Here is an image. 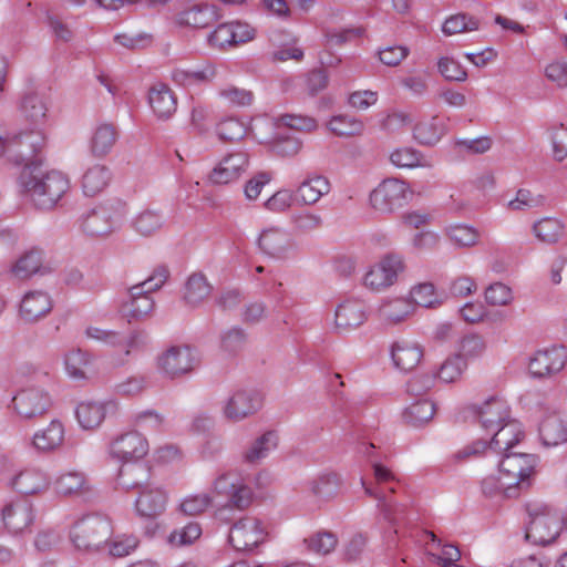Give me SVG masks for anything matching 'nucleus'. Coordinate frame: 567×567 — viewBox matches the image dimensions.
Segmentation results:
<instances>
[{"instance_id":"f257e3e1","label":"nucleus","mask_w":567,"mask_h":567,"mask_svg":"<svg viewBox=\"0 0 567 567\" xmlns=\"http://www.w3.org/2000/svg\"><path fill=\"white\" fill-rule=\"evenodd\" d=\"M68 175L60 171H43L38 165L25 164L18 178L19 194L39 210H51L70 190Z\"/></svg>"},{"instance_id":"f03ea898","label":"nucleus","mask_w":567,"mask_h":567,"mask_svg":"<svg viewBox=\"0 0 567 567\" xmlns=\"http://www.w3.org/2000/svg\"><path fill=\"white\" fill-rule=\"evenodd\" d=\"M19 111L21 117L29 125L27 131L17 132L22 134L23 153L34 155L44 145L43 127L48 120V102L43 95L37 92H28L21 97Z\"/></svg>"},{"instance_id":"7ed1b4c3","label":"nucleus","mask_w":567,"mask_h":567,"mask_svg":"<svg viewBox=\"0 0 567 567\" xmlns=\"http://www.w3.org/2000/svg\"><path fill=\"white\" fill-rule=\"evenodd\" d=\"M527 513L526 540L539 546L555 542L565 525L559 509L548 503L532 502L527 505Z\"/></svg>"},{"instance_id":"20e7f679","label":"nucleus","mask_w":567,"mask_h":567,"mask_svg":"<svg viewBox=\"0 0 567 567\" xmlns=\"http://www.w3.org/2000/svg\"><path fill=\"white\" fill-rule=\"evenodd\" d=\"M168 276L167 267L158 266L146 280L132 286L122 306L123 313L134 320H140L151 315L155 306L151 293L162 288Z\"/></svg>"},{"instance_id":"39448f33","label":"nucleus","mask_w":567,"mask_h":567,"mask_svg":"<svg viewBox=\"0 0 567 567\" xmlns=\"http://www.w3.org/2000/svg\"><path fill=\"white\" fill-rule=\"evenodd\" d=\"M262 392L254 388H236L219 403L221 417L231 424L241 423L254 417L264 408Z\"/></svg>"},{"instance_id":"423d86ee","label":"nucleus","mask_w":567,"mask_h":567,"mask_svg":"<svg viewBox=\"0 0 567 567\" xmlns=\"http://www.w3.org/2000/svg\"><path fill=\"white\" fill-rule=\"evenodd\" d=\"M126 214L123 200L107 199L83 215L81 228L91 237L105 236L120 228Z\"/></svg>"},{"instance_id":"0eeeda50","label":"nucleus","mask_w":567,"mask_h":567,"mask_svg":"<svg viewBox=\"0 0 567 567\" xmlns=\"http://www.w3.org/2000/svg\"><path fill=\"white\" fill-rule=\"evenodd\" d=\"M198 364L197 350L187 343L171 344L155 359L158 373L168 380L181 379L192 373Z\"/></svg>"},{"instance_id":"6e6552de","label":"nucleus","mask_w":567,"mask_h":567,"mask_svg":"<svg viewBox=\"0 0 567 567\" xmlns=\"http://www.w3.org/2000/svg\"><path fill=\"white\" fill-rule=\"evenodd\" d=\"M53 405L48 390L39 385L22 386L11 399L8 408L22 421H37L44 417Z\"/></svg>"},{"instance_id":"1a4fd4ad","label":"nucleus","mask_w":567,"mask_h":567,"mask_svg":"<svg viewBox=\"0 0 567 567\" xmlns=\"http://www.w3.org/2000/svg\"><path fill=\"white\" fill-rule=\"evenodd\" d=\"M111 525L100 515H86L78 519L70 532L74 546L80 550H99L111 536Z\"/></svg>"},{"instance_id":"9d476101","label":"nucleus","mask_w":567,"mask_h":567,"mask_svg":"<svg viewBox=\"0 0 567 567\" xmlns=\"http://www.w3.org/2000/svg\"><path fill=\"white\" fill-rule=\"evenodd\" d=\"M412 194L405 182L398 178H386L371 190L369 204L379 214H392L408 204Z\"/></svg>"},{"instance_id":"9b49d317","label":"nucleus","mask_w":567,"mask_h":567,"mask_svg":"<svg viewBox=\"0 0 567 567\" xmlns=\"http://www.w3.org/2000/svg\"><path fill=\"white\" fill-rule=\"evenodd\" d=\"M404 268L401 256L388 254L367 269L362 277V285L373 292L384 291L398 281Z\"/></svg>"},{"instance_id":"f8f14e48","label":"nucleus","mask_w":567,"mask_h":567,"mask_svg":"<svg viewBox=\"0 0 567 567\" xmlns=\"http://www.w3.org/2000/svg\"><path fill=\"white\" fill-rule=\"evenodd\" d=\"M250 157L244 150H234L220 157L207 174L212 186H225L238 182L248 171Z\"/></svg>"},{"instance_id":"ddd939ff","label":"nucleus","mask_w":567,"mask_h":567,"mask_svg":"<svg viewBox=\"0 0 567 567\" xmlns=\"http://www.w3.org/2000/svg\"><path fill=\"white\" fill-rule=\"evenodd\" d=\"M1 522L11 535H23L31 532L37 519V507L27 498H14L1 508Z\"/></svg>"},{"instance_id":"4468645a","label":"nucleus","mask_w":567,"mask_h":567,"mask_svg":"<svg viewBox=\"0 0 567 567\" xmlns=\"http://www.w3.org/2000/svg\"><path fill=\"white\" fill-rule=\"evenodd\" d=\"M268 536L266 524L252 516L237 520L229 530V543L237 551H251L261 545Z\"/></svg>"},{"instance_id":"2eb2a0df","label":"nucleus","mask_w":567,"mask_h":567,"mask_svg":"<svg viewBox=\"0 0 567 567\" xmlns=\"http://www.w3.org/2000/svg\"><path fill=\"white\" fill-rule=\"evenodd\" d=\"M148 451V441L137 431H128L115 436L107 447L109 456L122 465L140 462Z\"/></svg>"},{"instance_id":"dca6fc26","label":"nucleus","mask_w":567,"mask_h":567,"mask_svg":"<svg viewBox=\"0 0 567 567\" xmlns=\"http://www.w3.org/2000/svg\"><path fill=\"white\" fill-rule=\"evenodd\" d=\"M52 484L50 474L41 466L28 465L17 470L8 480V487L23 496L45 494Z\"/></svg>"},{"instance_id":"f3484780","label":"nucleus","mask_w":567,"mask_h":567,"mask_svg":"<svg viewBox=\"0 0 567 567\" xmlns=\"http://www.w3.org/2000/svg\"><path fill=\"white\" fill-rule=\"evenodd\" d=\"M259 251L276 260L287 259L295 249L290 231L279 225H270L260 230L256 238Z\"/></svg>"},{"instance_id":"a211bd4d","label":"nucleus","mask_w":567,"mask_h":567,"mask_svg":"<svg viewBox=\"0 0 567 567\" xmlns=\"http://www.w3.org/2000/svg\"><path fill=\"white\" fill-rule=\"evenodd\" d=\"M537 457L526 453H505L499 462V470L506 477L505 485L514 486L517 491L529 485V478L535 473Z\"/></svg>"},{"instance_id":"6ab92c4d","label":"nucleus","mask_w":567,"mask_h":567,"mask_svg":"<svg viewBox=\"0 0 567 567\" xmlns=\"http://www.w3.org/2000/svg\"><path fill=\"white\" fill-rule=\"evenodd\" d=\"M256 29L247 22L231 21L220 23L212 31L207 41L212 48L226 50L254 40Z\"/></svg>"},{"instance_id":"aec40b11","label":"nucleus","mask_w":567,"mask_h":567,"mask_svg":"<svg viewBox=\"0 0 567 567\" xmlns=\"http://www.w3.org/2000/svg\"><path fill=\"white\" fill-rule=\"evenodd\" d=\"M567 362V350L563 346L538 350L529 359L528 371L535 378H547L560 372Z\"/></svg>"},{"instance_id":"412c9836","label":"nucleus","mask_w":567,"mask_h":567,"mask_svg":"<svg viewBox=\"0 0 567 567\" xmlns=\"http://www.w3.org/2000/svg\"><path fill=\"white\" fill-rule=\"evenodd\" d=\"M53 309L51 295L41 289L27 291L19 303V317L25 323H37Z\"/></svg>"},{"instance_id":"4be33fe9","label":"nucleus","mask_w":567,"mask_h":567,"mask_svg":"<svg viewBox=\"0 0 567 567\" xmlns=\"http://www.w3.org/2000/svg\"><path fill=\"white\" fill-rule=\"evenodd\" d=\"M472 411L487 432L495 431L501 424L511 419L508 403L499 396H491L480 404H474Z\"/></svg>"},{"instance_id":"5701e85b","label":"nucleus","mask_w":567,"mask_h":567,"mask_svg":"<svg viewBox=\"0 0 567 567\" xmlns=\"http://www.w3.org/2000/svg\"><path fill=\"white\" fill-rule=\"evenodd\" d=\"M331 190L330 181L317 173L308 174L293 190L296 203L300 206H313Z\"/></svg>"},{"instance_id":"b1692460","label":"nucleus","mask_w":567,"mask_h":567,"mask_svg":"<svg viewBox=\"0 0 567 567\" xmlns=\"http://www.w3.org/2000/svg\"><path fill=\"white\" fill-rule=\"evenodd\" d=\"M116 410V403L109 401H82L78 404L75 416L79 425L86 431L95 430L105 420L109 413Z\"/></svg>"},{"instance_id":"393cba45","label":"nucleus","mask_w":567,"mask_h":567,"mask_svg":"<svg viewBox=\"0 0 567 567\" xmlns=\"http://www.w3.org/2000/svg\"><path fill=\"white\" fill-rule=\"evenodd\" d=\"M167 499V493L161 486L147 484L140 491L135 501L136 513L142 517H156L165 511Z\"/></svg>"},{"instance_id":"a878e982","label":"nucleus","mask_w":567,"mask_h":567,"mask_svg":"<svg viewBox=\"0 0 567 567\" xmlns=\"http://www.w3.org/2000/svg\"><path fill=\"white\" fill-rule=\"evenodd\" d=\"M413 302L409 297H388L378 308V317L385 326H396L414 315Z\"/></svg>"},{"instance_id":"bb28decb","label":"nucleus","mask_w":567,"mask_h":567,"mask_svg":"<svg viewBox=\"0 0 567 567\" xmlns=\"http://www.w3.org/2000/svg\"><path fill=\"white\" fill-rule=\"evenodd\" d=\"M65 427L58 420H51L47 426L37 430L31 439V446L39 453H52L64 443Z\"/></svg>"},{"instance_id":"cd10ccee","label":"nucleus","mask_w":567,"mask_h":567,"mask_svg":"<svg viewBox=\"0 0 567 567\" xmlns=\"http://www.w3.org/2000/svg\"><path fill=\"white\" fill-rule=\"evenodd\" d=\"M365 305L359 299H347L341 302L334 313L336 327L340 331L358 328L367 320Z\"/></svg>"},{"instance_id":"c85d7f7f","label":"nucleus","mask_w":567,"mask_h":567,"mask_svg":"<svg viewBox=\"0 0 567 567\" xmlns=\"http://www.w3.org/2000/svg\"><path fill=\"white\" fill-rule=\"evenodd\" d=\"M120 137L118 128L109 122H101L92 131L89 148L93 156L105 157L114 148Z\"/></svg>"},{"instance_id":"c756f323","label":"nucleus","mask_w":567,"mask_h":567,"mask_svg":"<svg viewBox=\"0 0 567 567\" xmlns=\"http://www.w3.org/2000/svg\"><path fill=\"white\" fill-rule=\"evenodd\" d=\"M487 443L491 451L496 453H506L515 444H517L524 435L520 422L515 419H508L495 431Z\"/></svg>"},{"instance_id":"7c9ffc66","label":"nucleus","mask_w":567,"mask_h":567,"mask_svg":"<svg viewBox=\"0 0 567 567\" xmlns=\"http://www.w3.org/2000/svg\"><path fill=\"white\" fill-rule=\"evenodd\" d=\"M278 445V433L276 431H266L248 444L241 454V458L247 464H260L277 450Z\"/></svg>"},{"instance_id":"2f4dec72","label":"nucleus","mask_w":567,"mask_h":567,"mask_svg":"<svg viewBox=\"0 0 567 567\" xmlns=\"http://www.w3.org/2000/svg\"><path fill=\"white\" fill-rule=\"evenodd\" d=\"M343 480L337 472H323L308 482L310 494L322 502L336 498L342 487Z\"/></svg>"},{"instance_id":"473e14b6","label":"nucleus","mask_w":567,"mask_h":567,"mask_svg":"<svg viewBox=\"0 0 567 567\" xmlns=\"http://www.w3.org/2000/svg\"><path fill=\"white\" fill-rule=\"evenodd\" d=\"M55 492L63 496H79L90 491V482L79 470L62 471L53 481Z\"/></svg>"},{"instance_id":"72a5a7b5","label":"nucleus","mask_w":567,"mask_h":567,"mask_svg":"<svg viewBox=\"0 0 567 567\" xmlns=\"http://www.w3.org/2000/svg\"><path fill=\"white\" fill-rule=\"evenodd\" d=\"M422 348L413 341L400 340L391 347V358L394 365L402 371H411L421 362Z\"/></svg>"},{"instance_id":"f704fd0d","label":"nucleus","mask_w":567,"mask_h":567,"mask_svg":"<svg viewBox=\"0 0 567 567\" xmlns=\"http://www.w3.org/2000/svg\"><path fill=\"white\" fill-rule=\"evenodd\" d=\"M63 363L69 378L76 381L87 380L94 372L93 357L81 349L69 350L64 354Z\"/></svg>"},{"instance_id":"c9c22d12","label":"nucleus","mask_w":567,"mask_h":567,"mask_svg":"<svg viewBox=\"0 0 567 567\" xmlns=\"http://www.w3.org/2000/svg\"><path fill=\"white\" fill-rule=\"evenodd\" d=\"M148 103L158 118H169L176 111L177 101L172 90L158 83L151 87L148 93Z\"/></svg>"},{"instance_id":"e433bc0d","label":"nucleus","mask_w":567,"mask_h":567,"mask_svg":"<svg viewBox=\"0 0 567 567\" xmlns=\"http://www.w3.org/2000/svg\"><path fill=\"white\" fill-rule=\"evenodd\" d=\"M538 431L545 446H557L567 442V422L556 413L544 417Z\"/></svg>"},{"instance_id":"4c0bfd02","label":"nucleus","mask_w":567,"mask_h":567,"mask_svg":"<svg viewBox=\"0 0 567 567\" xmlns=\"http://www.w3.org/2000/svg\"><path fill=\"white\" fill-rule=\"evenodd\" d=\"M444 236L456 248L475 247L481 239L480 230L470 224L453 223L443 228Z\"/></svg>"},{"instance_id":"58836bf2","label":"nucleus","mask_w":567,"mask_h":567,"mask_svg":"<svg viewBox=\"0 0 567 567\" xmlns=\"http://www.w3.org/2000/svg\"><path fill=\"white\" fill-rule=\"evenodd\" d=\"M436 413V405L430 399H420L408 405L402 412L405 424L422 427L430 423Z\"/></svg>"},{"instance_id":"ea45409f","label":"nucleus","mask_w":567,"mask_h":567,"mask_svg":"<svg viewBox=\"0 0 567 567\" xmlns=\"http://www.w3.org/2000/svg\"><path fill=\"white\" fill-rule=\"evenodd\" d=\"M151 476L150 468L140 462L121 465L117 476V483L125 489L138 488L140 491L147 484Z\"/></svg>"},{"instance_id":"a19ab883","label":"nucleus","mask_w":567,"mask_h":567,"mask_svg":"<svg viewBox=\"0 0 567 567\" xmlns=\"http://www.w3.org/2000/svg\"><path fill=\"white\" fill-rule=\"evenodd\" d=\"M217 19L214 7L208 4H196L177 14L179 25L190 28H207Z\"/></svg>"},{"instance_id":"79ce46f5","label":"nucleus","mask_w":567,"mask_h":567,"mask_svg":"<svg viewBox=\"0 0 567 567\" xmlns=\"http://www.w3.org/2000/svg\"><path fill=\"white\" fill-rule=\"evenodd\" d=\"M409 299L413 302L414 310H416V307L433 309L443 303L442 295L436 290L434 284L429 281L412 286L409 291Z\"/></svg>"},{"instance_id":"37998d69","label":"nucleus","mask_w":567,"mask_h":567,"mask_svg":"<svg viewBox=\"0 0 567 567\" xmlns=\"http://www.w3.org/2000/svg\"><path fill=\"white\" fill-rule=\"evenodd\" d=\"M111 171L104 164L90 166L82 176V188L86 195L94 196L102 192L111 181Z\"/></svg>"},{"instance_id":"c03bdc74","label":"nucleus","mask_w":567,"mask_h":567,"mask_svg":"<svg viewBox=\"0 0 567 567\" xmlns=\"http://www.w3.org/2000/svg\"><path fill=\"white\" fill-rule=\"evenodd\" d=\"M23 138L22 134L17 132H4L0 128V157L7 156L16 164H21L29 157L33 156L32 153H23Z\"/></svg>"},{"instance_id":"a18cd8bd","label":"nucleus","mask_w":567,"mask_h":567,"mask_svg":"<svg viewBox=\"0 0 567 567\" xmlns=\"http://www.w3.org/2000/svg\"><path fill=\"white\" fill-rule=\"evenodd\" d=\"M212 292V286L203 274L190 275L185 284L184 300L190 307L199 306Z\"/></svg>"},{"instance_id":"49530a36","label":"nucleus","mask_w":567,"mask_h":567,"mask_svg":"<svg viewBox=\"0 0 567 567\" xmlns=\"http://www.w3.org/2000/svg\"><path fill=\"white\" fill-rule=\"evenodd\" d=\"M444 125L437 116L421 120L413 128L415 141L422 145H434L444 135Z\"/></svg>"},{"instance_id":"de8ad7c7","label":"nucleus","mask_w":567,"mask_h":567,"mask_svg":"<svg viewBox=\"0 0 567 567\" xmlns=\"http://www.w3.org/2000/svg\"><path fill=\"white\" fill-rule=\"evenodd\" d=\"M389 159L398 168L432 167V162L413 147H399L390 153Z\"/></svg>"},{"instance_id":"09e8293b","label":"nucleus","mask_w":567,"mask_h":567,"mask_svg":"<svg viewBox=\"0 0 567 567\" xmlns=\"http://www.w3.org/2000/svg\"><path fill=\"white\" fill-rule=\"evenodd\" d=\"M506 477L498 468L496 473L485 476L481 482V488L485 496L489 498H511L518 495L514 486L505 485Z\"/></svg>"},{"instance_id":"8fccbe9b","label":"nucleus","mask_w":567,"mask_h":567,"mask_svg":"<svg viewBox=\"0 0 567 567\" xmlns=\"http://www.w3.org/2000/svg\"><path fill=\"white\" fill-rule=\"evenodd\" d=\"M216 75V69L212 64H205L198 69H176L172 76L175 83L183 86H194L210 82Z\"/></svg>"},{"instance_id":"3c124183","label":"nucleus","mask_w":567,"mask_h":567,"mask_svg":"<svg viewBox=\"0 0 567 567\" xmlns=\"http://www.w3.org/2000/svg\"><path fill=\"white\" fill-rule=\"evenodd\" d=\"M425 536L430 539L432 547L440 549L439 554L431 553L433 560L442 567H457L461 559V550L454 544H442L433 532L426 530Z\"/></svg>"},{"instance_id":"603ef678","label":"nucleus","mask_w":567,"mask_h":567,"mask_svg":"<svg viewBox=\"0 0 567 567\" xmlns=\"http://www.w3.org/2000/svg\"><path fill=\"white\" fill-rule=\"evenodd\" d=\"M536 238L546 244H556L565 234V224L555 217H545L533 225Z\"/></svg>"},{"instance_id":"864d4df0","label":"nucleus","mask_w":567,"mask_h":567,"mask_svg":"<svg viewBox=\"0 0 567 567\" xmlns=\"http://www.w3.org/2000/svg\"><path fill=\"white\" fill-rule=\"evenodd\" d=\"M330 132L340 137H350L361 135L364 131V123L352 115H336L327 123Z\"/></svg>"},{"instance_id":"5fc2aeb1","label":"nucleus","mask_w":567,"mask_h":567,"mask_svg":"<svg viewBox=\"0 0 567 567\" xmlns=\"http://www.w3.org/2000/svg\"><path fill=\"white\" fill-rule=\"evenodd\" d=\"M280 127L279 117L269 118L265 116L256 117L252 120L248 133L261 144H271L278 140L277 128Z\"/></svg>"},{"instance_id":"6e6d98bb","label":"nucleus","mask_w":567,"mask_h":567,"mask_svg":"<svg viewBox=\"0 0 567 567\" xmlns=\"http://www.w3.org/2000/svg\"><path fill=\"white\" fill-rule=\"evenodd\" d=\"M467 369V363L455 353L447 357L434 372L433 377L442 383H455L461 380Z\"/></svg>"},{"instance_id":"4d7b16f0","label":"nucleus","mask_w":567,"mask_h":567,"mask_svg":"<svg viewBox=\"0 0 567 567\" xmlns=\"http://www.w3.org/2000/svg\"><path fill=\"white\" fill-rule=\"evenodd\" d=\"M216 134L221 141L237 142L248 134V126L240 118L229 116L217 123Z\"/></svg>"},{"instance_id":"13d9d810","label":"nucleus","mask_w":567,"mask_h":567,"mask_svg":"<svg viewBox=\"0 0 567 567\" xmlns=\"http://www.w3.org/2000/svg\"><path fill=\"white\" fill-rule=\"evenodd\" d=\"M41 264V251L30 250L12 265L11 272L18 279H28L40 270Z\"/></svg>"},{"instance_id":"bf43d9fd","label":"nucleus","mask_w":567,"mask_h":567,"mask_svg":"<svg viewBox=\"0 0 567 567\" xmlns=\"http://www.w3.org/2000/svg\"><path fill=\"white\" fill-rule=\"evenodd\" d=\"M486 350L485 340L475 333L466 334L460 339L456 355H460L466 363L481 358Z\"/></svg>"},{"instance_id":"052dcab7","label":"nucleus","mask_w":567,"mask_h":567,"mask_svg":"<svg viewBox=\"0 0 567 567\" xmlns=\"http://www.w3.org/2000/svg\"><path fill=\"white\" fill-rule=\"evenodd\" d=\"M164 225V217L161 213L146 209L140 213L133 220V228L142 236H151L158 231Z\"/></svg>"},{"instance_id":"680f3d73","label":"nucleus","mask_w":567,"mask_h":567,"mask_svg":"<svg viewBox=\"0 0 567 567\" xmlns=\"http://www.w3.org/2000/svg\"><path fill=\"white\" fill-rule=\"evenodd\" d=\"M305 544L310 553L324 556L336 549L338 538L331 532H318L306 538Z\"/></svg>"},{"instance_id":"e2e57ef3","label":"nucleus","mask_w":567,"mask_h":567,"mask_svg":"<svg viewBox=\"0 0 567 567\" xmlns=\"http://www.w3.org/2000/svg\"><path fill=\"white\" fill-rule=\"evenodd\" d=\"M478 25L480 22L476 18L466 13H457L445 20L442 31L445 35H454L463 32L475 31L478 29Z\"/></svg>"},{"instance_id":"0e129e2a","label":"nucleus","mask_w":567,"mask_h":567,"mask_svg":"<svg viewBox=\"0 0 567 567\" xmlns=\"http://www.w3.org/2000/svg\"><path fill=\"white\" fill-rule=\"evenodd\" d=\"M212 504L213 497L208 493L189 494L181 501L178 509L184 515L196 516L205 513Z\"/></svg>"},{"instance_id":"69168bd1","label":"nucleus","mask_w":567,"mask_h":567,"mask_svg":"<svg viewBox=\"0 0 567 567\" xmlns=\"http://www.w3.org/2000/svg\"><path fill=\"white\" fill-rule=\"evenodd\" d=\"M218 96L234 107L249 106L255 99L252 91L230 84L219 89Z\"/></svg>"},{"instance_id":"338daca9","label":"nucleus","mask_w":567,"mask_h":567,"mask_svg":"<svg viewBox=\"0 0 567 567\" xmlns=\"http://www.w3.org/2000/svg\"><path fill=\"white\" fill-rule=\"evenodd\" d=\"M202 536V527L196 522H190L182 528H176L167 537V543L172 547L188 546L195 543Z\"/></svg>"},{"instance_id":"774afa93","label":"nucleus","mask_w":567,"mask_h":567,"mask_svg":"<svg viewBox=\"0 0 567 567\" xmlns=\"http://www.w3.org/2000/svg\"><path fill=\"white\" fill-rule=\"evenodd\" d=\"M293 228L300 234H310L319 230L323 224L321 214L313 210H301L291 217Z\"/></svg>"}]
</instances>
